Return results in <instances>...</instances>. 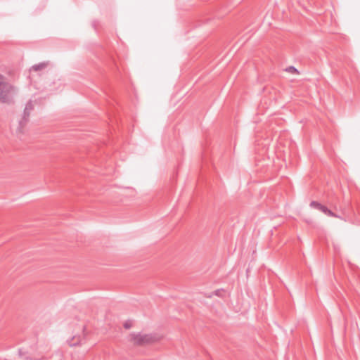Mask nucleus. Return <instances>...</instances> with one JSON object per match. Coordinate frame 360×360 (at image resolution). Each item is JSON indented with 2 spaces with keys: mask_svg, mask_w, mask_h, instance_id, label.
<instances>
[{
  "mask_svg": "<svg viewBox=\"0 0 360 360\" xmlns=\"http://www.w3.org/2000/svg\"><path fill=\"white\" fill-rule=\"evenodd\" d=\"M17 93L18 88L0 74V102L6 104L13 103Z\"/></svg>",
  "mask_w": 360,
  "mask_h": 360,
  "instance_id": "nucleus-1",
  "label": "nucleus"
},
{
  "mask_svg": "<svg viewBox=\"0 0 360 360\" xmlns=\"http://www.w3.org/2000/svg\"><path fill=\"white\" fill-rule=\"evenodd\" d=\"M129 340L137 346H143L155 342V337L152 334H143L141 333H131Z\"/></svg>",
  "mask_w": 360,
  "mask_h": 360,
  "instance_id": "nucleus-2",
  "label": "nucleus"
},
{
  "mask_svg": "<svg viewBox=\"0 0 360 360\" xmlns=\"http://www.w3.org/2000/svg\"><path fill=\"white\" fill-rule=\"evenodd\" d=\"M310 207L322 212L328 217L338 218L341 220L346 221V219L344 217L335 214V212L329 210L326 206L321 205L320 202L317 201H311L310 202Z\"/></svg>",
  "mask_w": 360,
  "mask_h": 360,
  "instance_id": "nucleus-3",
  "label": "nucleus"
},
{
  "mask_svg": "<svg viewBox=\"0 0 360 360\" xmlns=\"http://www.w3.org/2000/svg\"><path fill=\"white\" fill-rule=\"evenodd\" d=\"M49 65V62H42L32 66L31 69L34 71H39L46 68Z\"/></svg>",
  "mask_w": 360,
  "mask_h": 360,
  "instance_id": "nucleus-4",
  "label": "nucleus"
},
{
  "mask_svg": "<svg viewBox=\"0 0 360 360\" xmlns=\"http://www.w3.org/2000/svg\"><path fill=\"white\" fill-rule=\"evenodd\" d=\"M30 112L27 111H23V116L22 120L20 121L19 124L21 128H22L28 121Z\"/></svg>",
  "mask_w": 360,
  "mask_h": 360,
  "instance_id": "nucleus-5",
  "label": "nucleus"
},
{
  "mask_svg": "<svg viewBox=\"0 0 360 360\" xmlns=\"http://www.w3.org/2000/svg\"><path fill=\"white\" fill-rule=\"evenodd\" d=\"M224 292L223 289H218L214 290L212 295L207 296L208 297H212V295L218 296V297H222V293Z\"/></svg>",
  "mask_w": 360,
  "mask_h": 360,
  "instance_id": "nucleus-6",
  "label": "nucleus"
},
{
  "mask_svg": "<svg viewBox=\"0 0 360 360\" xmlns=\"http://www.w3.org/2000/svg\"><path fill=\"white\" fill-rule=\"evenodd\" d=\"M33 108H34V105L32 104V102L31 101H30L26 103V105L25 108V111L31 112V111L33 110Z\"/></svg>",
  "mask_w": 360,
  "mask_h": 360,
  "instance_id": "nucleus-7",
  "label": "nucleus"
},
{
  "mask_svg": "<svg viewBox=\"0 0 360 360\" xmlns=\"http://www.w3.org/2000/svg\"><path fill=\"white\" fill-rule=\"evenodd\" d=\"M287 72L292 73V74H298L299 71L294 67V66H290L286 68L285 70Z\"/></svg>",
  "mask_w": 360,
  "mask_h": 360,
  "instance_id": "nucleus-8",
  "label": "nucleus"
},
{
  "mask_svg": "<svg viewBox=\"0 0 360 360\" xmlns=\"http://www.w3.org/2000/svg\"><path fill=\"white\" fill-rule=\"evenodd\" d=\"M124 327L126 329H129L131 327V323L129 321H127L124 323Z\"/></svg>",
  "mask_w": 360,
  "mask_h": 360,
  "instance_id": "nucleus-9",
  "label": "nucleus"
},
{
  "mask_svg": "<svg viewBox=\"0 0 360 360\" xmlns=\"http://www.w3.org/2000/svg\"><path fill=\"white\" fill-rule=\"evenodd\" d=\"M78 344H79L78 342H71L70 343V346H75V345H78Z\"/></svg>",
  "mask_w": 360,
  "mask_h": 360,
  "instance_id": "nucleus-10",
  "label": "nucleus"
},
{
  "mask_svg": "<svg viewBox=\"0 0 360 360\" xmlns=\"http://www.w3.org/2000/svg\"><path fill=\"white\" fill-rule=\"evenodd\" d=\"M21 352H22L21 349H19V354H20V356L22 355Z\"/></svg>",
  "mask_w": 360,
  "mask_h": 360,
  "instance_id": "nucleus-11",
  "label": "nucleus"
}]
</instances>
